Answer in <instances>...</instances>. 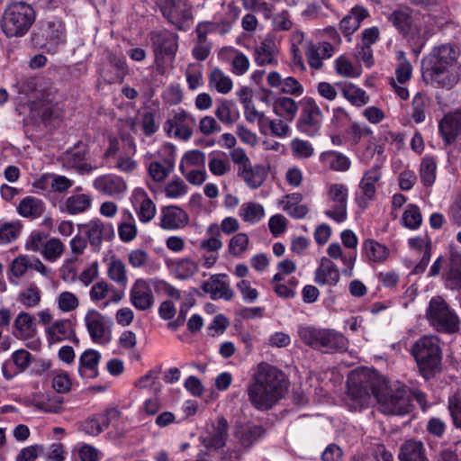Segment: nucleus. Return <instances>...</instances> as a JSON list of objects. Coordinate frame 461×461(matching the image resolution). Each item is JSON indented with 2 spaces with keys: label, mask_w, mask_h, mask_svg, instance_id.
<instances>
[{
  "label": "nucleus",
  "mask_w": 461,
  "mask_h": 461,
  "mask_svg": "<svg viewBox=\"0 0 461 461\" xmlns=\"http://www.w3.org/2000/svg\"><path fill=\"white\" fill-rule=\"evenodd\" d=\"M265 215L264 208L261 204L249 202L245 203L240 209V216L246 222L256 223Z\"/></svg>",
  "instance_id": "obj_46"
},
{
  "label": "nucleus",
  "mask_w": 461,
  "mask_h": 461,
  "mask_svg": "<svg viewBox=\"0 0 461 461\" xmlns=\"http://www.w3.org/2000/svg\"><path fill=\"white\" fill-rule=\"evenodd\" d=\"M195 125L194 118L185 112L179 110L172 118L165 122V131L168 135H173L182 140H188L193 135V128Z\"/></svg>",
  "instance_id": "obj_12"
},
{
  "label": "nucleus",
  "mask_w": 461,
  "mask_h": 461,
  "mask_svg": "<svg viewBox=\"0 0 461 461\" xmlns=\"http://www.w3.org/2000/svg\"><path fill=\"white\" fill-rule=\"evenodd\" d=\"M93 185L99 193L111 197H120L127 190L125 180L113 174L99 176L94 180Z\"/></svg>",
  "instance_id": "obj_15"
},
{
  "label": "nucleus",
  "mask_w": 461,
  "mask_h": 461,
  "mask_svg": "<svg viewBox=\"0 0 461 461\" xmlns=\"http://www.w3.org/2000/svg\"><path fill=\"white\" fill-rule=\"evenodd\" d=\"M277 52L275 41L271 39H265L254 50L255 62L258 66L277 65Z\"/></svg>",
  "instance_id": "obj_29"
},
{
  "label": "nucleus",
  "mask_w": 461,
  "mask_h": 461,
  "mask_svg": "<svg viewBox=\"0 0 461 461\" xmlns=\"http://www.w3.org/2000/svg\"><path fill=\"white\" fill-rule=\"evenodd\" d=\"M32 362V355L25 349L14 351L11 358L6 360L2 366L3 375L10 380L16 375L24 372Z\"/></svg>",
  "instance_id": "obj_19"
},
{
  "label": "nucleus",
  "mask_w": 461,
  "mask_h": 461,
  "mask_svg": "<svg viewBox=\"0 0 461 461\" xmlns=\"http://www.w3.org/2000/svg\"><path fill=\"white\" fill-rule=\"evenodd\" d=\"M58 306L62 312H68L76 310L78 307L79 301L71 292H62L58 296Z\"/></svg>",
  "instance_id": "obj_63"
},
{
  "label": "nucleus",
  "mask_w": 461,
  "mask_h": 461,
  "mask_svg": "<svg viewBox=\"0 0 461 461\" xmlns=\"http://www.w3.org/2000/svg\"><path fill=\"white\" fill-rule=\"evenodd\" d=\"M209 85L221 94H227L232 88L231 79L219 68H214L210 73Z\"/></svg>",
  "instance_id": "obj_45"
},
{
  "label": "nucleus",
  "mask_w": 461,
  "mask_h": 461,
  "mask_svg": "<svg viewBox=\"0 0 461 461\" xmlns=\"http://www.w3.org/2000/svg\"><path fill=\"white\" fill-rule=\"evenodd\" d=\"M121 417V411L116 408H110L104 413L97 414L92 418L86 419L81 425L85 433L92 436L99 435L104 428Z\"/></svg>",
  "instance_id": "obj_18"
},
{
  "label": "nucleus",
  "mask_w": 461,
  "mask_h": 461,
  "mask_svg": "<svg viewBox=\"0 0 461 461\" xmlns=\"http://www.w3.org/2000/svg\"><path fill=\"white\" fill-rule=\"evenodd\" d=\"M459 50L451 44L435 47L423 59V69H431L459 64L457 59Z\"/></svg>",
  "instance_id": "obj_11"
},
{
  "label": "nucleus",
  "mask_w": 461,
  "mask_h": 461,
  "mask_svg": "<svg viewBox=\"0 0 461 461\" xmlns=\"http://www.w3.org/2000/svg\"><path fill=\"white\" fill-rule=\"evenodd\" d=\"M422 76L434 87L450 90L461 82V65L423 69Z\"/></svg>",
  "instance_id": "obj_9"
},
{
  "label": "nucleus",
  "mask_w": 461,
  "mask_h": 461,
  "mask_svg": "<svg viewBox=\"0 0 461 461\" xmlns=\"http://www.w3.org/2000/svg\"><path fill=\"white\" fill-rule=\"evenodd\" d=\"M340 279L336 264L329 258L323 257L314 272V281L320 285L335 286Z\"/></svg>",
  "instance_id": "obj_20"
},
{
  "label": "nucleus",
  "mask_w": 461,
  "mask_h": 461,
  "mask_svg": "<svg viewBox=\"0 0 461 461\" xmlns=\"http://www.w3.org/2000/svg\"><path fill=\"white\" fill-rule=\"evenodd\" d=\"M348 348V339L342 333L332 329L326 330L322 352L341 353L347 351Z\"/></svg>",
  "instance_id": "obj_34"
},
{
  "label": "nucleus",
  "mask_w": 461,
  "mask_h": 461,
  "mask_svg": "<svg viewBox=\"0 0 461 461\" xmlns=\"http://www.w3.org/2000/svg\"><path fill=\"white\" fill-rule=\"evenodd\" d=\"M429 324L439 332L455 333L459 330V318L441 296L432 297L426 310Z\"/></svg>",
  "instance_id": "obj_5"
},
{
  "label": "nucleus",
  "mask_w": 461,
  "mask_h": 461,
  "mask_svg": "<svg viewBox=\"0 0 461 461\" xmlns=\"http://www.w3.org/2000/svg\"><path fill=\"white\" fill-rule=\"evenodd\" d=\"M273 112L276 116L291 122L297 114L298 104L291 97L281 96L274 101Z\"/></svg>",
  "instance_id": "obj_39"
},
{
  "label": "nucleus",
  "mask_w": 461,
  "mask_h": 461,
  "mask_svg": "<svg viewBox=\"0 0 461 461\" xmlns=\"http://www.w3.org/2000/svg\"><path fill=\"white\" fill-rule=\"evenodd\" d=\"M107 60L113 71L104 69L102 71V77L108 84H121L122 83L125 76L128 74V67L125 59L119 55L113 52H109L107 55Z\"/></svg>",
  "instance_id": "obj_22"
},
{
  "label": "nucleus",
  "mask_w": 461,
  "mask_h": 461,
  "mask_svg": "<svg viewBox=\"0 0 461 461\" xmlns=\"http://www.w3.org/2000/svg\"><path fill=\"white\" fill-rule=\"evenodd\" d=\"M327 329L312 326H303L298 329V335L301 340L313 349H323Z\"/></svg>",
  "instance_id": "obj_32"
},
{
  "label": "nucleus",
  "mask_w": 461,
  "mask_h": 461,
  "mask_svg": "<svg viewBox=\"0 0 461 461\" xmlns=\"http://www.w3.org/2000/svg\"><path fill=\"white\" fill-rule=\"evenodd\" d=\"M44 33L47 39L56 43L61 42L64 41V25L60 21L48 22Z\"/></svg>",
  "instance_id": "obj_64"
},
{
  "label": "nucleus",
  "mask_w": 461,
  "mask_h": 461,
  "mask_svg": "<svg viewBox=\"0 0 461 461\" xmlns=\"http://www.w3.org/2000/svg\"><path fill=\"white\" fill-rule=\"evenodd\" d=\"M446 285L452 290H461V256L451 253Z\"/></svg>",
  "instance_id": "obj_41"
},
{
  "label": "nucleus",
  "mask_w": 461,
  "mask_h": 461,
  "mask_svg": "<svg viewBox=\"0 0 461 461\" xmlns=\"http://www.w3.org/2000/svg\"><path fill=\"white\" fill-rule=\"evenodd\" d=\"M228 437V422L224 418L219 419L208 434L203 437L206 451H202L196 461H230V456H221L220 448L225 445Z\"/></svg>",
  "instance_id": "obj_6"
},
{
  "label": "nucleus",
  "mask_w": 461,
  "mask_h": 461,
  "mask_svg": "<svg viewBox=\"0 0 461 461\" xmlns=\"http://www.w3.org/2000/svg\"><path fill=\"white\" fill-rule=\"evenodd\" d=\"M226 277L225 274L212 275L208 280L203 282L201 288L204 293L209 294L212 300L230 301L234 292L230 284L225 281Z\"/></svg>",
  "instance_id": "obj_14"
},
{
  "label": "nucleus",
  "mask_w": 461,
  "mask_h": 461,
  "mask_svg": "<svg viewBox=\"0 0 461 461\" xmlns=\"http://www.w3.org/2000/svg\"><path fill=\"white\" fill-rule=\"evenodd\" d=\"M92 202L90 194H73L59 205V210L69 215H77L88 211L92 206Z\"/></svg>",
  "instance_id": "obj_23"
},
{
  "label": "nucleus",
  "mask_w": 461,
  "mask_h": 461,
  "mask_svg": "<svg viewBox=\"0 0 461 461\" xmlns=\"http://www.w3.org/2000/svg\"><path fill=\"white\" fill-rule=\"evenodd\" d=\"M363 250L366 258L372 261H383L387 257L386 247L373 240H366L363 243Z\"/></svg>",
  "instance_id": "obj_50"
},
{
  "label": "nucleus",
  "mask_w": 461,
  "mask_h": 461,
  "mask_svg": "<svg viewBox=\"0 0 461 461\" xmlns=\"http://www.w3.org/2000/svg\"><path fill=\"white\" fill-rule=\"evenodd\" d=\"M36 334L33 317L24 312H20L14 321L13 335L19 339H32Z\"/></svg>",
  "instance_id": "obj_30"
},
{
  "label": "nucleus",
  "mask_w": 461,
  "mask_h": 461,
  "mask_svg": "<svg viewBox=\"0 0 461 461\" xmlns=\"http://www.w3.org/2000/svg\"><path fill=\"white\" fill-rule=\"evenodd\" d=\"M388 19L404 36L413 35L417 32L411 16L405 11H394L389 15Z\"/></svg>",
  "instance_id": "obj_37"
},
{
  "label": "nucleus",
  "mask_w": 461,
  "mask_h": 461,
  "mask_svg": "<svg viewBox=\"0 0 461 461\" xmlns=\"http://www.w3.org/2000/svg\"><path fill=\"white\" fill-rule=\"evenodd\" d=\"M348 394L361 405L368 404L374 396L379 410L386 415L402 416L412 410L411 390L401 384L389 385L388 381L371 371H354L348 379Z\"/></svg>",
  "instance_id": "obj_1"
},
{
  "label": "nucleus",
  "mask_w": 461,
  "mask_h": 461,
  "mask_svg": "<svg viewBox=\"0 0 461 461\" xmlns=\"http://www.w3.org/2000/svg\"><path fill=\"white\" fill-rule=\"evenodd\" d=\"M238 176L244 180L249 188L257 189L266 180L267 173L263 166H252L250 164L243 169L238 170Z\"/></svg>",
  "instance_id": "obj_35"
},
{
  "label": "nucleus",
  "mask_w": 461,
  "mask_h": 461,
  "mask_svg": "<svg viewBox=\"0 0 461 461\" xmlns=\"http://www.w3.org/2000/svg\"><path fill=\"white\" fill-rule=\"evenodd\" d=\"M287 384L284 372L261 362L253 375L252 383L248 386L249 400L257 410H269L283 398Z\"/></svg>",
  "instance_id": "obj_2"
},
{
  "label": "nucleus",
  "mask_w": 461,
  "mask_h": 461,
  "mask_svg": "<svg viewBox=\"0 0 461 461\" xmlns=\"http://www.w3.org/2000/svg\"><path fill=\"white\" fill-rule=\"evenodd\" d=\"M71 324L68 320L57 321L48 329V335L53 342L61 341L68 338Z\"/></svg>",
  "instance_id": "obj_49"
},
{
  "label": "nucleus",
  "mask_w": 461,
  "mask_h": 461,
  "mask_svg": "<svg viewBox=\"0 0 461 461\" xmlns=\"http://www.w3.org/2000/svg\"><path fill=\"white\" fill-rule=\"evenodd\" d=\"M118 234L124 242L131 241L137 235L134 217L128 210L122 212V221L118 226Z\"/></svg>",
  "instance_id": "obj_42"
},
{
  "label": "nucleus",
  "mask_w": 461,
  "mask_h": 461,
  "mask_svg": "<svg viewBox=\"0 0 461 461\" xmlns=\"http://www.w3.org/2000/svg\"><path fill=\"white\" fill-rule=\"evenodd\" d=\"M265 433V429L261 426L252 425L240 428L236 432V437L244 447H250Z\"/></svg>",
  "instance_id": "obj_44"
},
{
  "label": "nucleus",
  "mask_w": 461,
  "mask_h": 461,
  "mask_svg": "<svg viewBox=\"0 0 461 461\" xmlns=\"http://www.w3.org/2000/svg\"><path fill=\"white\" fill-rule=\"evenodd\" d=\"M160 10L163 16L179 31H187L194 19L193 5L188 0H164Z\"/></svg>",
  "instance_id": "obj_7"
},
{
  "label": "nucleus",
  "mask_w": 461,
  "mask_h": 461,
  "mask_svg": "<svg viewBox=\"0 0 461 461\" xmlns=\"http://www.w3.org/2000/svg\"><path fill=\"white\" fill-rule=\"evenodd\" d=\"M205 164V154L198 149L187 151L179 165V169L182 174H185V169L188 167H203Z\"/></svg>",
  "instance_id": "obj_55"
},
{
  "label": "nucleus",
  "mask_w": 461,
  "mask_h": 461,
  "mask_svg": "<svg viewBox=\"0 0 461 461\" xmlns=\"http://www.w3.org/2000/svg\"><path fill=\"white\" fill-rule=\"evenodd\" d=\"M84 322L93 342L105 345L112 339L113 321L96 310H89Z\"/></svg>",
  "instance_id": "obj_8"
},
{
  "label": "nucleus",
  "mask_w": 461,
  "mask_h": 461,
  "mask_svg": "<svg viewBox=\"0 0 461 461\" xmlns=\"http://www.w3.org/2000/svg\"><path fill=\"white\" fill-rule=\"evenodd\" d=\"M447 411L449 412L453 427L456 429H461V394L460 393H456L448 398Z\"/></svg>",
  "instance_id": "obj_53"
},
{
  "label": "nucleus",
  "mask_w": 461,
  "mask_h": 461,
  "mask_svg": "<svg viewBox=\"0 0 461 461\" xmlns=\"http://www.w3.org/2000/svg\"><path fill=\"white\" fill-rule=\"evenodd\" d=\"M249 238L244 232L235 234L229 241L228 251L235 257H241L249 249Z\"/></svg>",
  "instance_id": "obj_48"
},
{
  "label": "nucleus",
  "mask_w": 461,
  "mask_h": 461,
  "mask_svg": "<svg viewBox=\"0 0 461 461\" xmlns=\"http://www.w3.org/2000/svg\"><path fill=\"white\" fill-rule=\"evenodd\" d=\"M21 229L18 224L5 222L0 226V244H8L14 241L20 235Z\"/></svg>",
  "instance_id": "obj_62"
},
{
  "label": "nucleus",
  "mask_w": 461,
  "mask_h": 461,
  "mask_svg": "<svg viewBox=\"0 0 461 461\" xmlns=\"http://www.w3.org/2000/svg\"><path fill=\"white\" fill-rule=\"evenodd\" d=\"M420 375L431 379L441 370L442 354L439 340L436 336H423L411 348Z\"/></svg>",
  "instance_id": "obj_3"
},
{
  "label": "nucleus",
  "mask_w": 461,
  "mask_h": 461,
  "mask_svg": "<svg viewBox=\"0 0 461 461\" xmlns=\"http://www.w3.org/2000/svg\"><path fill=\"white\" fill-rule=\"evenodd\" d=\"M400 461H429L424 444L420 440L407 439L400 447Z\"/></svg>",
  "instance_id": "obj_24"
},
{
  "label": "nucleus",
  "mask_w": 461,
  "mask_h": 461,
  "mask_svg": "<svg viewBox=\"0 0 461 461\" xmlns=\"http://www.w3.org/2000/svg\"><path fill=\"white\" fill-rule=\"evenodd\" d=\"M18 301L27 308L35 307L41 302V291L36 285H31L19 294Z\"/></svg>",
  "instance_id": "obj_58"
},
{
  "label": "nucleus",
  "mask_w": 461,
  "mask_h": 461,
  "mask_svg": "<svg viewBox=\"0 0 461 461\" xmlns=\"http://www.w3.org/2000/svg\"><path fill=\"white\" fill-rule=\"evenodd\" d=\"M188 214L178 206L171 205L162 209L160 227L165 230L182 229L188 224Z\"/></svg>",
  "instance_id": "obj_21"
},
{
  "label": "nucleus",
  "mask_w": 461,
  "mask_h": 461,
  "mask_svg": "<svg viewBox=\"0 0 461 461\" xmlns=\"http://www.w3.org/2000/svg\"><path fill=\"white\" fill-rule=\"evenodd\" d=\"M323 113L316 101L312 97L303 100V110L298 120L299 130L308 136H314L320 131Z\"/></svg>",
  "instance_id": "obj_10"
},
{
  "label": "nucleus",
  "mask_w": 461,
  "mask_h": 461,
  "mask_svg": "<svg viewBox=\"0 0 461 461\" xmlns=\"http://www.w3.org/2000/svg\"><path fill=\"white\" fill-rule=\"evenodd\" d=\"M108 276L113 281L116 282L122 286H126L127 285V275H126V267L124 263L120 259H113L110 262L108 267Z\"/></svg>",
  "instance_id": "obj_51"
},
{
  "label": "nucleus",
  "mask_w": 461,
  "mask_h": 461,
  "mask_svg": "<svg viewBox=\"0 0 461 461\" xmlns=\"http://www.w3.org/2000/svg\"><path fill=\"white\" fill-rule=\"evenodd\" d=\"M436 162L431 158H423L420 164V180L426 186H430L436 179Z\"/></svg>",
  "instance_id": "obj_57"
},
{
  "label": "nucleus",
  "mask_w": 461,
  "mask_h": 461,
  "mask_svg": "<svg viewBox=\"0 0 461 461\" xmlns=\"http://www.w3.org/2000/svg\"><path fill=\"white\" fill-rule=\"evenodd\" d=\"M35 21V11L24 2H15L5 10L1 26L7 37H21L27 33Z\"/></svg>",
  "instance_id": "obj_4"
},
{
  "label": "nucleus",
  "mask_w": 461,
  "mask_h": 461,
  "mask_svg": "<svg viewBox=\"0 0 461 461\" xmlns=\"http://www.w3.org/2000/svg\"><path fill=\"white\" fill-rule=\"evenodd\" d=\"M444 140L450 144L461 134V111L447 114L438 124Z\"/></svg>",
  "instance_id": "obj_25"
},
{
  "label": "nucleus",
  "mask_w": 461,
  "mask_h": 461,
  "mask_svg": "<svg viewBox=\"0 0 461 461\" xmlns=\"http://www.w3.org/2000/svg\"><path fill=\"white\" fill-rule=\"evenodd\" d=\"M292 154L296 158H309L312 156L314 149L312 145L303 140L294 139L291 141Z\"/></svg>",
  "instance_id": "obj_59"
},
{
  "label": "nucleus",
  "mask_w": 461,
  "mask_h": 461,
  "mask_svg": "<svg viewBox=\"0 0 461 461\" xmlns=\"http://www.w3.org/2000/svg\"><path fill=\"white\" fill-rule=\"evenodd\" d=\"M101 359V354L95 349H87L79 358V374L81 376L95 378L98 375L97 366Z\"/></svg>",
  "instance_id": "obj_33"
},
{
  "label": "nucleus",
  "mask_w": 461,
  "mask_h": 461,
  "mask_svg": "<svg viewBox=\"0 0 461 461\" xmlns=\"http://www.w3.org/2000/svg\"><path fill=\"white\" fill-rule=\"evenodd\" d=\"M381 167L382 163L374 165L364 174L359 183V189L361 190L362 195L367 200H373L375 196V184L380 180L382 176Z\"/></svg>",
  "instance_id": "obj_31"
},
{
  "label": "nucleus",
  "mask_w": 461,
  "mask_h": 461,
  "mask_svg": "<svg viewBox=\"0 0 461 461\" xmlns=\"http://www.w3.org/2000/svg\"><path fill=\"white\" fill-rule=\"evenodd\" d=\"M334 48L329 42H321L317 45L309 44L305 50L308 64L314 69L322 68V60L330 59L333 54Z\"/></svg>",
  "instance_id": "obj_26"
},
{
  "label": "nucleus",
  "mask_w": 461,
  "mask_h": 461,
  "mask_svg": "<svg viewBox=\"0 0 461 461\" xmlns=\"http://www.w3.org/2000/svg\"><path fill=\"white\" fill-rule=\"evenodd\" d=\"M45 184L50 185L51 191L61 194L71 188L74 185V181L65 176L49 174L41 176V178L36 182L35 186L44 188Z\"/></svg>",
  "instance_id": "obj_38"
},
{
  "label": "nucleus",
  "mask_w": 461,
  "mask_h": 461,
  "mask_svg": "<svg viewBox=\"0 0 461 461\" xmlns=\"http://www.w3.org/2000/svg\"><path fill=\"white\" fill-rule=\"evenodd\" d=\"M86 235L93 247H99L104 240H111L114 236L113 226L95 218L83 225Z\"/></svg>",
  "instance_id": "obj_16"
},
{
  "label": "nucleus",
  "mask_w": 461,
  "mask_h": 461,
  "mask_svg": "<svg viewBox=\"0 0 461 461\" xmlns=\"http://www.w3.org/2000/svg\"><path fill=\"white\" fill-rule=\"evenodd\" d=\"M402 221L409 229H417L422 221L421 213L417 205L409 204L402 215Z\"/></svg>",
  "instance_id": "obj_60"
},
{
  "label": "nucleus",
  "mask_w": 461,
  "mask_h": 461,
  "mask_svg": "<svg viewBox=\"0 0 461 461\" xmlns=\"http://www.w3.org/2000/svg\"><path fill=\"white\" fill-rule=\"evenodd\" d=\"M143 199L140 203L138 217L141 222L150 221L156 214V206L152 200L148 197L145 192L142 193Z\"/></svg>",
  "instance_id": "obj_61"
},
{
  "label": "nucleus",
  "mask_w": 461,
  "mask_h": 461,
  "mask_svg": "<svg viewBox=\"0 0 461 461\" xmlns=\"http://www.w3.org/2000/svg\"><path fill=\"white\" fill-rule=\"evenodd\" d=\"M17 210L23 217L38 218L44 212L45 206L41 199L27 196L20 202Z\"/></svg>",
  "instance_id": "obj_40"
},
{
  "label": "nucleus",
  "mask_w": 461,
  "mask_h": 461,
  "mask_svg": "<svg viewBox=\"0 0 461 461\" xmlns=\"http://www.w3.org/2000/svg\"><path fill=\"white\" fill-rule=\"evenodd\" d=\"M167 166L158 161L151 162L149 166V174L156 181H163L174 168V164L170 159L165 161Z\"/></svg>",
  "instance_id": "obj_56"
},
{
  "label": "nucleus",
  "mask_w": 461,
  "mask_h": 461,
  "mask_svg": "<svg viewBox=\"0 0 461 461\" xmlns=\"http://www.w3.org/2000/svg\"><path fill=\"white\" fill-rule=\"evenodd\" d=\"M368 15V12L362 6H355L340 21L339 29L345 37L350 40V36L359 28L360 23Z\"/></svg>",
  "instance_id": "obj_28"
},
{
  "label": "nucleus",
  "mask_w": 461,
  "mask_h": 461,
  "mask_svg": "<svg viewBox=\"0 0 461 461\" xmlns=\"http://www.w3.org/2000/svg\"><path fill=\"white\" fill-rule=\"evenodd\" d=\"M343 96L355 106H363L369 102V95L366 91L357 86L348 83L345 84L341 88Z\"/></svg>",
  "instance_id": "obj_43"
},
{
  "label": "nucleus",
  "mask_w": 461,
  "mask_h": 461,
  "mask_svg": "<svg viewBox=\"0 0 461 461\" xmlns=\"http://www.w3.org/2000/svg\"><path fill=\"white\" fill-rule=\"evenodd\" d=\"M429 104V99L421 93H417L411 103V117L416 123L423 122Z\"/></svg>",
  "instance_id": "obj_47"
},
{
  "label": "nucleus",
  "mask_w": 461,
  "mask_h": 461,
  "mask_svg": "<svg viewBox=\"0 0 461 461\" xmlns=\"http://www.w3.org/2000/svg\"><path fill=\"white\" fill-rule=\"evenodd\" d=\"M151 41L156 52L165 55H174L177 50V36L168 31L151 33Z\"/></svg>",
  "instance_id": "obj_27"
},
{
  "label": "nucleus",
  "mask_w": 461,
  "mask_h": 461,
  "mask_svg": "<svg viewBox=\"0 0 461 461\" xmlns=\"http://www.w3.org/2000/svg\"><path fill=\"white\" fill-rule=\"evenodd\" d=\"M198 269L199 266L197 262L190 258H183L176 263L175 273L178 279L185 280L195 275Z\"/></svg>",
  "instance_id": "obj_52"
},
{
  "label": "nucleus",
  "mask_w": 461,
  "mask_h": 461,
  "mask_svg": "<svg viewBox=\"0 0 461 461\" xmlns=\"http://www.w3.org/2000/svg\"><path fill=\"white\" fill-rule=\"evenodd\" d=\"M320 161L333 171H347L351 165L347 156L335 150L322 152L320 156Z\"/></svg>",
  "instance_id": "obj_36"
},
{
  "label": "nucleus",
  "mask_w": 461,
  "mask_h": 461,
  "mask_svg": "<svg viewBox=\"0 0 461 461\" xmlns=\"http://www.w3.org/2000/svg\"><path fill=\"white\" fill-rule=\"evenodd\" d=\"M348 194V187L343 184H332L328 190L329 199L334 204L325 214L339 223L347 219Z\"/></svg>",
  "instance_id": "obj_13"
},
{
  "label": "nucleus",
  "mask_w": 461,
  "mask_h": 461,
  "mask_svg": "<svg viewBox=\"0 0 461 461\" xmlns=\"http://www.w3.org/2000/svg\"><path fill=\"white\" fill-rule=\"evenodd\" d=\"M131 304L140 311H146L154 304V295L149 283L137 279L130 291Z\"/></svg>",
  "instance_id": "obj_17"
},
{
  "label": "nucleus",
  "mask_w": 461,
  "mask_h": 461,
  "mask_svg": "<svg viewBox=\"0 0 461 461\" xmlns=\"http://www.w3.org/2000/svg\"><path fill=\"white\" fill-rule=\"evenodd\" d=\"M65 246L59 239L52 238L44 243L42 254L49 261H56L63 254Z\"/></svg>",
  "instance_id": "obj_54"
}]
</instances>
